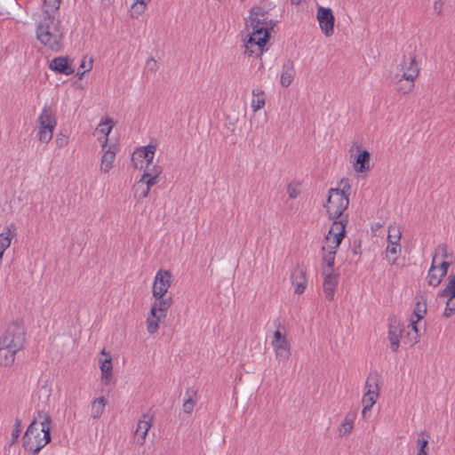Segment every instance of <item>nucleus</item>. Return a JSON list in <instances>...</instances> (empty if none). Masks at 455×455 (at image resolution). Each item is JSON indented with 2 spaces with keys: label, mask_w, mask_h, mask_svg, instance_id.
<instances>
[{
  "label": "nucleus",
  "mask_w": 455,
  "mask_h": 455,
  "mask_svg": "<svg viewBox=\"0 0 455 455\" xmlns=\"http://www.w3.org/2000/svg\"><path fill=\"white\" fill-rule=\"evenodd\" d=\"M400 252H401V245H393V244L387 245L386 259L390 265L396 264Z\"/></svg>",
  "instance_id": "35"
},
{
  "label": "nucleus",
  "mask_w": 455,
  "mask_h": 455,
  "mask_svg": "<svg viewBox=\"0 0 455 455\" xmlns=\"http://www.w3.org/2000/svg\"><path fill=\"white\" fill-rule=\"evenodd\" d=\"M428 441L427 439H420L419 436L417 439L418 451H427V446Z\"/></svg>",
  "instance_id": "48"
},
{
  "label": "nucleus",
  "mask_w": 455,
  "mask_h": 455,
  "mask_svg": "<svg viewBox=\"0 0 455 455\" xmlns=\"http://www.w3.org/2000/svg\"><path fill=\"white\" fill-rule=\"evenodd\" d=\"M49 68L51 70L56 73L63 74L66 76L74 73V68H72V60L67 56L54 58L50 62Z\"/></svg>",
  "instance_id": "20"
},
{
  "label": "nucleus",
  "mask_w": 455,
  "mask_h": 455,
  "mask_svg": "<svg viewBox=\"0 0 455 455\" xmlns=\"http://www.w3.org/2000/svg\"><path fill=\"white\" fill-rule=\"evenodd\" d=\"M41 391H43L46 395L47 397L50 396V395L52 393V387L48 383V381H45L44 384L42 385Z\"/></svg>",
  "instance_id": "49"
},
{
  "label": "nucleus",
  "mask_w": 455,
  "mask_h": 455,
  "mask_svg": "<svg viewBox=\"0 0 455 455\" xmlns=\"http://www.w3.org/2000/svg\"><path fill=\"white\" fill-rule=\"evenodd\" d=\"M291 282L294 286V291L297 294L304 292L307 280L306 277V271L302 268H296L291 275Z\"/></svg>",
  "instance_id": "26"
},
{
  "label": "nucleus",
  "mask_w": 455,
  "mask_h": 455,
  "mask_svg": "<svg viewBox=\"0 0 455 455\" xmlns=\"http://www.w3.org/2000/svg\"><path fill=\"white\" fill-rule=\"evenodd\" d=\"M115 123L113 119L107 117L105 121L100 122L95 130V134L98 137V140L100 142L102 148L108 147V135L111 132Z\"/></svg>",
  "instance_id": "23"
},
{
  "label": "nucleus",
  "mask_w": 455,
  "mask_h": 455,
  "mask_svg": "<svg viewBox=\"0 0 455 455\" xmlns=\"http://www.w3.org/2000/svg\"><path fill=\"white\" fill-rule=\"evenodd\" d=\"M151 427V419L147 415H143L142 418L138 421L136 429L133 434V440L137 444L143 445L145 443L148 433Z\"/></svg>",
  "instance_id": "17"
},
{
  "label": "nucleus",
  "mask_w": 455,
  "mask_h": 455,
  "mask_svg": "<svg viewBox=\"0 0 455 455\" xmlns=\"http://www.w3.org/2000/svg\"><path fill=\"white\" fill-rule=\"evenodd\" d=\"M345 236V224L338 221L331 224L322 246L321 271L323 277V289L327 299L334 298L339 283V274L334 270L337 250Z\"/></svg>",
  "instance_id": "1"
},
{
  "label": "nucleus",
  "mask_w": 455,
  "mask_h": 455,
  "mask_svg": "<svg viewBox=\"0 0 455 455\" xmlns=\"http://www.w3.org/2000/svg\"><path fill=\"white\" fill-rule=\"evenodd\" d=\"M151 0H133V2L148 5Z\"/></svg>",
  "instance_id": "53"
},
{
  "label": "nucleus",
  "mask_w": 455,
  "mask_h": 455,
  "mask_svg": "<svg viewBox=\"0 0 455 455\" xmlns=\"http://www.w3.org/2000/svg\"><path fill=\"white\" fill-rule=\"evenodd\" d=\"M414 81L415 80L405 79L402 76L396 82V92L402 95H407L411 93L414 89Z\"/></svg>",
  "instance_id": "30"
},
{
  "label": "nucleus",
  "mask_w": 455,
  "mask_h": 455,
  "mask_svg": "<svg viewBox=\"0 0 455 455\" xmlns=\"http://www.w3.org/2000/svg\"><path fill=\"white\" fill-rule=\"evenodd\" d=\"M92 60H89V62H88L87 68H86L85 70L79 71V72L77 73V76H78L79 77H82V76H84V74L85 72H87V71L91 70V69H92Z\"/></svg>",
  "instance_id": "51"
},
{
  "label": "nucleus",
  "mask_w": 455,
  "mask_h": 455,
  "mask_svg": "<svg viewBox=\"0 0 455 455\" xmlns=\"http://www.w3.org/2000/svg\"><path fill=\"white\" fill-rule=\"evenodd\" d=\"M150 189L148 188H143V189L140 193V198H147L149 195Z\"/></svg>",
  "instance_id": "52"
},
{
  "label": "nucleus",
  "mask_w": 455,
  "mask_h": 455,
  "mask_svg": "<svg viewBox=\"0 0 455 455\" xmlns=\"http://www.w3.org/2000/svg\"><path fill=\"white\" fill-rule=\"evenodd\" d=\"M248 28H259L263 27V28H273L272 20L268 19L267 13L263 12L259 7H253L251 10L250 18L247 24Z\"/></svg>",
  "instance_id": "14"
},
{
  "label": "nucleus",
  "mask_w": 455,
  "mask_h": 455,
  "mask_svg": "<svg viewBox=\"0 0 455 455\" xmlns=\"http://www.w3.org/2000/svg\"><path fill=\"white\" fill-rule=\"evenodd\" d=\"M403 77L405 79L415 80L419 74V68L417 65L416 59L412 55L403 57L400 65Z\"/></svg>",
  "instance_id": "19"
},
{
  "label": "nucleus",
  "mask_w": 455,
  "mask_h": 455,
  "mask_svg": "<svg viewBox=\"0 0 455 455\" xmlns=\"http://www.w3.org/2000/svg\"><path fill=\"white\" fill-rule=\"evenodd\" d=\"M16 235L17 229L14 224L5 226L0 233V249L6 251Z\"/></svg>",
  "instance_id": "27"
},
{
  "label": "nucleus",
  "mask_w": 455,
  "mask_h": 455,
  "mask_svg": "<svg viewBox=\"0 0 455 455\" xmlns=\"http://www.w3.org/2000/svg\"><path fill=\"white\" fill-rule=\"evenodd\" d=\"M42 419L39 425L33 421L24 435V447L35 454L44 448L51 440V418L47 414L39 415Z\"/></svg>",
  "instance_id": "3"
},
{
  "label": "nucleus",
  "mask_w": 455,
  "mask_h": 455,
  "mask_svg": "<svg viewBox=\"0 0 455 455\" xmlns=\"http://www.w3.org/2000/svg\"><path fill=\"white\" fill-rule=\"evenodd\" d=\"M402 237V230L400 227L396 225H390L388 227L387 234V244L400 245V240Z\"/></svg>",
  "instance_id": "34"
},
{
  "label": "nucleus",
  "mask_w": 455,
  "mask_h": 455,
  "mask_svg": "<svg viewBox=\"0 0 455 455\" xmlns=\"http://www.w3.org/2000/svg\"><path fill=\"white\" fill-rule=\"evenodd\" d=\"M287 193L290 198H296L299 194V189L297 186L290 185L287 189Z\"/></svg>",
  "instance_id": "47"
},
{
  "label": "nucleus",
  "mask_w": 455,
  "mask_h": 455,
  "mask_svg": "<svg viewBox=\"0 0 455 455\" xmlns=\"http://www.w3.org/2000/svg\"><path fill=\"white\" fill-rule=\"evenodd\" d=\"M26 340L25 327L20 321L11 323L4 331L0 343L17 350H22Z\"/></svg>",
  "instance_id": "7"
},
{
  "label": "nucleus",
  "mask_w": 455,
  "mask_h": 455,
  "mask_svg": "<svg viewBox=\"0 0 455 455\" xmlns=\"http://www.w3.org/2000/svg\"><path fill=\"white\" fill-rule=\"evenodd\" d=\"M159 180V177H156V173L149 174L147 178L142 174L140 180L135 185V189L137 191L140 190V187L145 186V188H148L151 189L153 186H155Z\"/></svg>",
  "instance_id": "36"
},
{
  "label": "nucleus",
  "mask_w": 455,
  "mask_h": 455,
  "mask_svg": "<svg viewBox=\"0 0 455 455\" xmlns=\"http://www.w3.org/2000/svg\"><path fill=\"white\" fill-rule=\"evenodd\" d=\"M172 283V275L169 270L159 269L154 278L152 296L166 295Z\"/></svg>",
  "instance_id": "12"
},
{
  "label": "nucleus",
  "mask_w": 455,
  "mask_h": 455,
  "mask_svg": "<svg viewBox=\"0 0 455 455\" xmlns=\"http://www.w3.org/2000/svg\"><path fill=\"white\" fill-rule=\"evenodd\" d=\"M55 144L59 148L66 147L68 144V137L63 133L57 134Z\"/></svg>",
  "instance_id": "44"
},
{
  "label": "nucleus",
  "mask_w": 455,
  "mask_h": 455,
  "mask_svg": "<svg viewBox=\"0 0 455 455\" xmlns=\"http://www.w3.org/2000/svg\"><path fill=\"white\" fill-rule=\"evenodd\" d=\"M403 325L395 317L389 320L388 324V339L390 348L393 352H397L400 346V339L403 338Z\"/></svg>",
  "instance_id": "15"
},
{
  "label": "nucleus",
  "mask_w": 455,
  "mask_h": 455,
  "mask_svg": "<svg viewBox=\"0 0 455 455\" xmlns=\"http://www.w3.org/2000/svg\"><path fill=\"white\" fill-rule=\"evenodd\" d=\"M196 405V401L191 397L188 398L182 405L183 411L185 413L190 414L194 411Z\"/></svg>",
  "instance_id": "45"
},
{
  "label": "nucleus",
  "mask_w": 455,
  "mask_h": 455,
  "mask_svg": "<svg viewBox=\"0 0 455 455\" xmlns=\"http://www.w3.org/2000/svg\"><path fill=\"white\" fill-rule=\"evenodd\" d=\"M357 155L354 157V170L358 173H366L371 171V155L366 149H362L360 146L356 147Z\"/></svg>",
  "instance_id": "16"
},
{
  "label": "nucleus",
  "mask_w": 455,
  "mask_h": 455,
  "mask_svg": "<svg viewBox=\"0 0 455 455\" xmlns=\"http://www.w3.org/2000/svg\"><path fill=\"white\" fill-rule=\"evenodd\" d=\"M315 18L318 21L321 32L326 37L332 36L335 24V17L332 10L329 7L319 5L316 9Z\"/></svg>",
  "instance_id": "11"
},
{
  "label": "nucleus",
  "mask_w": 455,
  "mask_h": 455,
  "mask_svg": "<svg viewBox=\"0 0 455 455\" xmlns=\"http://www.w3.org/2000/svg\"><path fill=\"white\" fill-rule=\"evenodd\" d=\"M116 155V148L115 145H110L108 148H102V156L100 159V171L107 174L114 167V163Z\"/></svg>",
  "instance_id": "21"
},
{
  "label": "nucleus",
  "mask_w": 455,
  "mask_h": 455,
  "mask_svg": "<svg viewBox=\"0 0 455 455\" xmlns=\"http://www.w3.org/2000/svg\"><path fill=\"white\" fill-rule=\"evenodd\" d=\"M350 185L348 180H342L339 183V188H331L329 190V195L327 202L324 204V208L330 219L340 218L339 220H335L334 222L343 221L345 225L347 224V220H343L342 214L347 210L349 204L347 194Z\"/></svg>",
  "instance_id": "4"
},
{
  "label": "nucleus",
  "mask_w": 455,
  "mask_h": 455,
  "mask_svg": "<svg viewBox=\"0 0 455 455\" xmlns=\"http://www.w3.org/2000/svg\"><path fill=\"white\" fill-rule=\"evenodd\" d=\"M275 358L282 363L289 360L291 355V345L283 326H279L272 335L270 341Z\"/></svg>",
  "instance_id": "8"
},
{
  "label": "nucleus",
  "mask_w": 455,
  "mask_h": 455,
  "mask_svg": "<svg viewBox=\"0 0 455 455\" xmlns=\"http://www.w3.org/2000/svg\"><path fill=\"white\" fill-rule=\"evenodd\" d=\"M416 455H428L427 451H418Z\"/></svg>",
  "instance_id": "55"
},
{
  "label": "nucleus",
  "mask_w": 455,
  "mask_h": 455,
  "mask_svg": "<svg viewBox=\"0 0 455 455\" xmlns=\"http://www.w3.org/2000/svg\"><path fill=\"white\" fill-rule=\"evenodd\" d=\"M61 0H44L42 12L36 18H60V5Z\"/></svg>",
  "instance_id": "25"
},
{
  "label": "nucleus",
  "mask_w": 455,
  "mask_h": 455,
  "mask_svg": "<svg viewBox=\"0 0 455 455\" xmlns=\"http://www.w3.org/2000/svg\"><path fill=\"white\" fill-rule=\"evenodd\" d=\"M265 106V93L260 89L252 91L251 108L253 112H258Z\"/></svg>",
  "instance_id": "31"
},
{
  "label": "nucleus",
  "mask_w": 455,
  "mask_h": 455,
  "mask_svg": "<svg viewBox=\"0 0 455 455\" xmlns=\"http://www.w3.org/2000/svg\"><path fill=\"white\" fill-rule=\"evenodd\" d=\"M440 298H447L445 308L443 311V316L450 317L455 312V295H439Z\"/></svg>",
  "instance_id": "38"
},
{
  "label": "nucleus",
  "mask_w": 455,
  "mask_h": 455,
  "mask_svg": "<svg viewBox=\"0 0 455 455\" xmlns=\"http://www.w3.org/2000/svg\"><path fill=\"white\" fill-rule=\"evenodd\" d=\"M99 365L101 371V379L105 384H108L113 375L112 356L105 349L100 352Z\"/></svg>",
  "instance_id": "18"
},
{
  "label": "nucleus",
  "mask_w": 455,
  "mask_h": 455,
  "mask_svg": "<svg viewBox=\"0 0 455 455\" xmlns=\"http://www.w3.org/2000/svg\"><path fill=\"white\" fill-rule=\"evenodd\" d=\"M146 69L150 72H155L157 69V62L154 58H149L146 61Z\"/></svg>",
  "instance_id": "46"
},
{
  "label": "nucleus",
  "mask_w": 455,
  "mask_h": 455,
  "mask_svg": "<svg viewBox=\"0 0 455 455\" xmlns=\"http://www.w3.org/2000/svg\"><path fill=\"white\" fill-rule=\"evenodd\" d=\"M107 400L104 397H99L92 402L91 414L94 419H100L105 411Z\"/></svg>",
  "instance_id": "32"
},
{
  "label": "nucleus",
  "mask_w": 455,
  "mask_h": 455,
  "mask_svg": "<svg viewBox=\"0 0 455 455\" xmlns=\"http://www.w3.org/2000/svg\"><path fill=\"white\" fill-rule=\"evenodd\" d=\"M36 36L49 51L59 52L64 48L65 28L60 18H36Z\"/></svg>",
  "instance_id": "2"
},
{
  "label": "nucleus",
  "mask_w": 455,
  "mask_h": 455,
  "mask_svg": "<svg viewBox=\"0 0 455 455\" xmlns=\"http://www.w3.org/2000/svg\"><path fill=\"white\" fill-rule=\"evenodd\" d=\"M36 124L38 140L48 144L52 140L57 126L55 110L51 106L45 105L36 119Z\"/></svg>",
  "instance_id": "6"
},
{
  "label": "nucleus",
  "mask_w": 455,
  "mask_h": 455,
  "mask_svg": "<svg viewBox=\"0 0 455 455\" xmlns=\"http://www.w3.org/2000/svg\"><path fill=\"white\" fill-rule=\"evenodd\" d=\"M87 66H88V64L86 65L85 61L83 60L81 65H80V68H83L84 70H85L87 68Z\"/></svg>",
  "instance_id": "54"
},
{
  "label": "nucleus",
  "mask_w": 455,
  "mask_h": 455,
  "mask_svg": "<svg viewBox=\"0 0 455 455\" xmlns=\"http://www.w3.org/2000/svg\"><path fill=\"white\" fill-rule=\"evenodd\" d=\"M148 5L133 2L131 9H130V15L132 18L138 19L140 16H141L145 11L147 10Z\"/></svg>",
  "instance_id": "40"
},
{
  "label": "nucleus",
  "mask_w": 455,
  "mask_h": 455,
  "mask_svg": "<svg viewBox=\"0 0 455 455\" xmlns=\"http://www.w3.org/2000/svg\"><path fill=\"white\" fill-rule=\"evenodd\" d=\"M20 350L10 348L0 343V365L4 367H11L14 361L15 355Z\"/></svg>",
  "instance_id": "28"
},
{
  "label": "nucleus",
  "mask_w": 455,
  "mask_h": 455,
  "mask_svg": "<svg viewBox=\"0 0 455 455\" xmlns=\"http://www.w3.org/2000/svg\"><path fill=\"white\" fill-rule=\"evenodd\" d=\"M295 76L294 65L291 61L283 64L281 73V84L283 87H288L293 81Z\"/></svg>",
  "instance_id": "29"
},
{
  "label": "nucleus",
  "mask_w": 455,
  "mask_h": 455,
  "mask_svg": "<svg viewBox=\"0 0 455 455\" xmlns=\"http://www.w3.org/2000/svg\"><path fill=\"white\" fill-rule=\"evenodd\" d=\"M21 433V421L20 419L15 420L13 429L12 432V443H15Z\"/></svg>",
  "instance_id": "43"
},
{
  "label": "nucleus",
  "mask_w": 455,
  "mask_h": 455,
  "mask_svg": "<svg viewBox=\"0 0 455 455\" xmlns=\"http://www.w3.org/2000/svg\"><path fill=\"white\" fill-rule=\"evenodd\" d=\"M418 322L417 318L411 317V323L408 325V327L412 331V333H408V339L411 345H414L419 341V331L417 327Z\"/></svg>",
  "instance_id": "39"
},
{
  "label": "nucleus",
  "mask_w": 455,
  "mask_h": 455,
  "mask_svg": "<svg viewBox=\"0 0 455 455\" xmlns=\"http://www.w3.org/2000/svg\"><path fill=\"white\" fill-rule=\"evenodd\" d=\"M355 419V413H349L346 415L343 422L339 427V436H346L352 433L354 428V421Z\"/></svg>",
  "instance_id": "33"
},
{
  "label": "nucleus",
  "mask_w": 455,
  "mask_h": 455,
  "mask_svg": "<svg viewBox=\"0 0 455 455\" xmlns=\"http://www.w3.org/2000/svg\"><path fill=\"white\" fill-rule=\"evenodd\" d=\"M447 272V263H441V266L432 263L427 275L428 284L434 287L438 286Z\"/></svg>",
  "instance_id": "24"
},
{
  "label": "nucleus",
  "mask_w": 455,
  "mask_h": 455,
  "mask_svg": "<svg viewBox=\"0 0 455 455\" xmlns=\"http://www.w3.org/2000/svg\"><path fill=\"white\" fill-rule=\"evenodd\" d=\"M427 314V299L421 297V299L417 301L413 311V316L417 321H420Z\"/></svg>",
  "instance_id": "37"
},
{
  "label": "nucleus",
  "mask_w": 455,
  "mask_h": 455,
  "mask_svg": "<svg viewBox=\"0 0 455 455\" xmlns=\"http://www.w3.org/2000/svg\"><path fill=\"white\" fill-rule=\"evenodd\" d=\"M152 297L154 301L146 319L147 331L151 335L158 331L160 323L165 320L167 312L173 304V299L171 296Z\"/></svg>",
  "instance_id": "5"
},
{
  "label": "nucleus",
  "mask_w": 455,
  "mask_h": 455,
  "mask_svg": "<svg viewBox=\"0 0 455 455\" xmlns=\"http://www.w3.org/2000/svg\"><path fill=\"white\" fill-rule=\"evenodd\" d=\"M144 172L143 175L145 178L149 176V174L156 173V177H159L161 174V168L156 166V164H153V162L146 163V164L143 165Z\"/></svg>",
  "instance_id": "41"
},
{
  "label": "nucleus",
  "mask_w": 455,
  "mask_h": 455,
  "mask_svg": "<svg viewBox=\"0 0 455 455\" xmlns=\"http://www.w3.org/2000/svg\"><path fill=\"white\" fill-rule=\"evenodd\" d=\"M156 151V146L149 144L145 147H141L135 150L132 154V163L136 168H143L146 163L153 162L155 154Z\"/></svg>",
  "instance_id": "13"
},
{
  "label": "nucleus",
  "mask_w": 455,
  "mask_h": 455,
  "mask_svg": "<svg viewBox=\"0 0 455 455\" xmlns=\"http://www.w3.org/2000/svg\"><path fill=\"white\" fill-rule=\"evenodd\" d=\"M365 393L362 398V418L368 419L371 416V410L377 403L379 396V379L376 376L370 375L364 386Z\"/></svg>",
  "instance_id": "10"
},
{
  "label": "nucleus",
  "mask_w": 455,
  "mask_h": 455,
  "mask_svg": "<svg viewBox=\"0 0 455 455\" xmlns=\"http://www.w3.org/2000/svg\"><path fill=\"white\" fill-rule=\"evenodd\" d=\"M443 3L441 0L435 1L434 4V10L438 14H441L443 12Z\"/></svg>",
  "instance_id": "50"
},
{
  "label": "nucleus",
  "mask_w": 455,
  "mask_h": 455,
  "mask_svg": "<svg viewBox=\"0 0 455 455\" xmlns=\"http://www.w3.org/2000/svg\"><path fill=\"white\" fill-rule=\"evenodd\" d=\"M454 259L451 251L449 250L447 245L440 244L435 249V252L432 259L434 265L441 266V263H447V269L452 264Z\"/></svg>",
  "instance_id": "22"
},
{
  "label": "nucleus",
  "mask_w": 455,
  "mask_h": 455,
  "mask_svg": "<svg viewBox=\"0 0 455 455\" xmlns=\"http://www.w3.org/2000/svg\"><path fill=\"white\" fill-rule=\"evenodd\" d=\"M4 251H5L4 250L0 249V261H1V260H2V259H3V256H4Z\"/></svg>",
  "instance_id": "56"
},
{
  "label": "nucleus",
  "mask_w": 455,
  "mask_h": 455,
  "mask_svg": "<svg viewBox=\"0 0 455 455\" xmlns=\"http://www.w3.org/2000/svg\"><path fill=\"white\" fill-rule=\"evenodd\" d=\"M455 295V275L449 277L446 287L439 292V295Z\"/></svg>",
  "instance_id": "42"
},
{
  "label": "nucleus",
  "mask_w": 455,
  "mask_h": 455,
  "mask_svg": "<svg viewBox=\"0 0 455 455\" xmlns=\"http://www.w3.org/2000/svg\"><path fill=\"white\" fill-rule=\"evenodd\" d=\"M250 36L244 44L245 53L249 56L252 54H261L267 51V43L269 38V32L267 28L260 27L259 28H248Z\"/></svg>",
  "instance_id": "9"
}]
</instances>
